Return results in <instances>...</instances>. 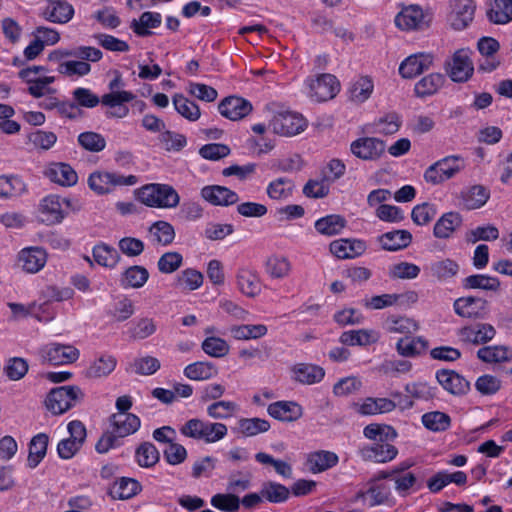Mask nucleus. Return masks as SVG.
Segmentation results:
<instances>
[{"instance_id":"f257e3e1","label":"nucleus","mask_w":512,"mask_h":512,"mask_svg":"<svg viewBox=\"0 0 512 512\" xmlns=\"http://www.w3.org/2000/svg\"><path fill=\"white\" fill-rule=\"evenodd\" d=\"M101 50L92 46H78L75 48H59L48 54V61L57 64V72L63 76L83 77L91 72L88 62H98L102 59Z\"/></svg>"},{"instance_id":"f03ea898","label":"nucleus","mask_w":512,"mask_h":512,"mask_svg":"<svg viewBox=\"0 0 512 512\" xmlns=\"http://www.w3.org/2000/svg\"><path fill=\"white\" fill-rule=\"evenodd\" d=\"M138 199L149 207L175 208L179 205L178 192L168 184H148L138 190Z\"/></svg>"},{"instance_id":"7ed1b4c3","label":"nucleus","mask_w":512,"mask_h":512,"mask_svg":"<svg viewBox=\"0 0 512 512\" xmlns=\"http://www.w3.org/2000/svg\"><path fill=\"white\" fill-rule=\"evenodd\" d=\"M83 399L84 392L79 386L66 385L53 388L45 399V405L50 412L59 415L75 407Z\"/></svg>"},{"instance_id":"20e7f679","label":"nucleus","mask_w":512,"mask_h":512,"mask_svg":"<svg viewBox=\"0 0 512 512\" xmlns=\"http://www.w3.org/2000/svg\"><path fill=\"white\" fill-rule=\"evenodd\" d=\"M465 168V161L459 155L446 156L432 165L424 172V179L432 185L441 184L453 177Z\"/></svg>"},{"instance_id":"39448f33","label":"nucleus","mask_w":512,"mask_h":512,"mask_svg":"<svg viewBox=\"0 0 512 512\" xmlns=\"http://www.w3.org/2000/svg\"><path fill=\"white\" fill-rule=\"evenodd\" d=\"M181 432L191 438L215 442L226 435L227 428L221 423H204L198 418H191L182 426Z\"/></svg>"},{"instance_id":"423d86ee","label":"nucleus","mask_w":512,"mask_h":512,"mask_svg":"<svg viewBox=\"0 0 512 512\" xmlns=\"http://www.w3.org/2000/svg\"><path fill=\"white\" fill-rule=\"evenodd\" d=\"M307 120L299 113L282 111L276 113L270 121V127L275 134L292 137L307 128Z\"/></svg>"},{"instance_id":"0eeeda50","label":"nucleus","mask_w":512,"mask_h":512,"mask_svg":"<svg viewBox=\"0 0 512 512\" xmlns=\"http://www.w3.org/2000/svg\"><path fill=\"white\" fill-rule=\"evenodd\" d=\"M138 179L134 175L123 176L117 173L97 171L90 174L88 185L97 194H107L115 186H133Z\"/></svg>"},{"instance_id":"6e6552de","label":"nucleus","mask_w":512,"mask_h":512,"mask_svg":"<svg viewBox=\"0 0 512 512\" xmlns=\"http://www.w3.org/2000/svg\"><path fill=\"white\" fill-rule=\"evenodd\" d=\"M44 362L51 365H66L75 362L79 358V350L72 345L50 343L40 351Z\"/></svg>"},{"instance_id":"1a4fd4ad","label":"nucleus","mask_w":512,"mask_h":512,"mask_svg":"<svg viewBox=\"0 0 512 512\" xmlns=\"http://www.w3.org/2000/svg\"><path fill=\"white\" fill-rule=\"evenodd\" d=\"M454 311L457 315L469 319H485L489 314L488 301L480 297H461L455 300Z\"/></svg>"},{"instance_id":"9d476101","label":"nucleus","mask_w":512,"mask_h":512,"mask_svg":"<svg viewBox=\"0 0 512 512\" xmlns=\"http://www.w3.org/2000/svg\"><path fill=\"white\" fill-rule=\"evenodd\" d=\"M448 20L455 30L465 29L474 19L476 5L473 0H451Z\"/></svg>"},{"instance_id":"9b49d317","label":"nucleus","mask_w":512,"mask_h":512,"mask_svg":"<svg viewBox=\"0 0 512 512\" xmlns=\"http://www.w3.org/2000/svg\"><path fill=\"white\" fill-rule=\"evenodd\" d=\"M385 148V142L375 137L358 138L350 145L352 154L366 161L379 159L385 152Z\"/></svg>"},{"instance_id":"f8f14e48","label":"nucleus","mask_w":512,"mask_h":512,"mask_svg":"<svg viewBox=\"0 0 512 512\" xmlns=\"http://www.w3.org/2000/svg\"><path fill=\"white\" fill-rule=\"evenodd\" d=\"M135 95L130 91L110 92L101 97V103L109 109L105 112L107 118H124L129 114L128 106L124 103L130 102Z\"/></svg>"},{"instance_id":"ddd939ff","label":"nucleus","mask_w":512,"mask_h":512,"mask_svg":"<svg viewBox=\"0 0 512 512\" xmlns=\"http://www.w3.org/2000/svg\"><path fill=\"white\" fill-rule=\"evenodd\" d=\"M310 97L322 102L332 99L339 92L340 85L332 74H321L309 83Z\"/></svg>"},{"instance_id":"4468645a","label":"nucleus","mask_w":512,"mask_h":512,"mask_svg":"<svg viewBox=\"0 0 512 512\" xmlns=\"http://www.w3.org/2000/svg\"><path fill=\"white\" fill-rule=\"evenodd\" d=\"M38 211L41 222L47 225L59 224L67 215V211L63 208L61 197L57 195L44 197L40 201Z\"/></svg>"},{"instance_id":"2eb2a0df","label":"nucleus","mask_w":512,"mask_h":512,"mask_svg":"<svg viewBox=\"0 0 512 512\" xmlns=\"http://www.w3.org/2000/svg\"><path fill=\"white\" fill-rule=\"evenodd\" d=\"M448 66V74L454 82H466L474 71L470 53L465 49L456 51Z\"/></svg>"},{"instance_id":"dca6fc26","label":"nucleus","mask_w":512,"mask_h":512,"mask_svg":"<svg viewBox=\"0 0 512 512\" xmlns=\"http://www.w3.org/2000/svg\"><path fill=\"white\" fill-rule=\"evenodd\" d=\"M252 109V104L248 100L238 96H228L218 105L220 114L232 121L245 118Z\"/></svg>"},{"instance_id":"f3484780","label":"nucleus","mask_w":512,"mask_h":512,"mask_svg":"<svg viewBox=\"0 0 512 512\" xmlns=\"http://www.w3.org/2000/svg\"><path fill=\"white\" fill-rule=\"evenodd\" d=\"M428 21L418 5H410L402 8L395 17V24L402 30H418L427 26Z\"/></svg>"},{"instance_id":"a211bd4d","label":"nucleus","mask_w":512,"mask_h":512,"mask_svg":"<svg viewBox=\"0 0 512 512\" xmlns=\"http://www.w3.org/2000/svg\"><path fill=\"white\" fill-rule=\"evenodd\" d=\"M432 64V55L425 53L413 54L401 62L399 73L403 78L412 79L428 70Z\"/></svg>"},{"instance_id":"6ab92c4d","label":"nucleus","mask_w":512,"mask_h":512,"mask_svg":"<svg viewBox=\"0 0 512 512\" xmlns=\"http://www.w3.org/2000/svg\"><path fill=\"white\" fill-rule=\"evenodd\" d=\"M47 254L44 249L39 247H27L18 254V263L22 270L27 273H37L46 264Z\"/></svg>"},{"instance_id":"aec40b11","label":"nucleus","mask_w":512,"mask_h":512,"mask_svg":"<svg viewBox=\"0 0 512 512\" xmlns=\"http://www.w3.org/2000/svg\"><path fill=\"white\" fill-rule=\"evenodd\" d=\"M201 196L207 202L215 206H230L238 202L236 192L225 186L208 185L201 189Z\"/></svg>"},{"instance_id":"412c9836","label":"nucleus","mask_w":512,"mask_h":512,"mask_svg":"<svg viewBox=\"0 0 512 512\" xmlns=\"http://www.w3.org/2000/svg\"><path fill=\"white\" fill-rule=\"evenodd\" d=\"M436 378L439 384L451 394L462 395L470 390V382L454 370H439Z\"/></svg>"},{"instance_id":"4be33fe9","label":"nucleus","mask_w":512,"mask_h":512,"mask_svg":"<svg viewBox=\"0 0 512 512\" xmlns=\"http://www.w3.org/2000/svg\"><path fill=\"white\" fill-rule=\"evenodd\" d=\"M236 283L239 291L249 298L261 293V281L256 271L242 267L237 270Z\"/></svg>"},{"instance_id":"5701e85b","label":"nucleus","mask_w":512,"mask_h":512,"mask_svg":"<svg viewBox=\"0 0 512 512\" xmlns=\"http://www.w3.org/2000/svg\"><path fill=\"white\" fill-rule=\"evenodd\" d=\"M330 252L339 259L355 258L366 251V244L359 239H338L329 245Z\"/></svg>"},{"instance_id":"b1692460","label":"nucleus","mask_w":512,"mask_h":512,"mask_svg":"<svg viewBox=\"0 0 512 512\" xmlns=\"http://www.w3.org/2000/svg\"><path fill=\"white\" fill-rule=\"evenodd\" d=\"M398 454L395 446L389 443H375L360 449V455L365 461L386 463L393 460Z\"/></svg>"},{"instance_id":"393cba45","label":"nucleus","mask_w":512,"mask_h":512,"mask_svg":"<svg viewBox=\"0 0 512 512\" xmlns=\"http://www.w3.org/2000/svg\"><path fill=\"white\" fill-rule=\"evenodd\" d=\"M460 205L467 210L484 206L490 198V191L483 185H473L460 193Z\"/></svg>"},{"instance_id":"a878e982","label":"nucleus","mask_w":512,"mask_h":512,"mask_svg":"<svg viewBox=\"0 0 512 512\" xmlns=\"http://www.w3.org/2000/svg\"><path fill=\"white\" fill-rule=\"evenodd\" d=\"M460 335L465 341L478 345L491 341L496 335V330L491 324L478 323L463 327L460 330Z\"/></svg>"},{"instance_id":"bb28decb","label":"nucleus","mask_w":512,"mask_h":512,"mask_svg":"<svg viewBox=\"0 0 512 512\" xmlns=\"http://www.w3.org/2000/svg\"><path fill=\"white\" fill-rule=\"evenodd\" d=\"M45 175L61 186H73L78 181L76 171L66 163H53L45 171Z\"/></svg>"},{"instance_id":"cd10ccee","label":"nucleus","mask_w":512,"mask_h":512,"mask_svg":"<svg viewBox=\"0 0 512 512\" xmlns=\"http://www.w3.org/2000/svg\"><path fill=\"white\" fill-rule=\"evenodd\" d=\"M294 379L302 384L319 383L325 376V370L315 364L299 363L292 368Z\"/></svg>"},{"instance_id":"c85d7f7f","label":"nucleus","mask_w":512,"mask_h":512,"mask_svg":"<svg viewBox=\"0 0 512 512\" xmlns=\"http://www.w3.org/2000/svg\"><path fill=\"white\" fill-rule=\"evenodd\" d=\"M412 241V235L407 230H394L386 232L378 237L382 249L386 251H398L406 248Z\"/></svg>"},{"instance_id":"c756f323","label":"nucleus","mask_w":512,"mask_h":512,"mask_svg":"<svg viewBox=\"0 0 512 512\" xmlns=\"http://www.w3.org/2000/svg\"><path fill=\"white\" fill-rule=\"evenodd\" d=\"M42 15L50 22L65 24L72 19L74 8L67 1H61L55 4H48L43 10Z\"/></svg>"},{"instance_id":"7c9ffc66","label":"nucleus","mask_w":512,"mask_h":512,"mask_svg":"<svg viewBox=\"0 0 512 512\" xmlns=\"http://www.w3.org/2000/svg\"><path fill=\"white\" fill-rule=\"evenodd\" d=\"M338 463V456L330 451H316L307 455L306 465L312 473L323 472Z\"/></svg>"},{"instance_id":"2f4dec72","label":"nucleus","mask_w":512,"mask_h":512,"mask_svg":"<svg viewBox=\"0 0 512 512\" xmlns=\"http://www.w3.org/2000/svg\"><path fill=\"white\" fill-rule=\"evenodd\" d=\"M379 335L374 330L359 329L345 331L340 336V342L349 346H367L376 343Z\"/></svg>"},{"instance_id":"473e14b6","label":"nucleus","mask_w":512,"mask_h":512,"mask_svg":"<svg viewBox=\"0 0 512 512\" xmlns=\"http://www.w3.org/2000/svg\"><path fill=\"white\" fill-rule=\"evenodd\" d=\"M346 219L338 214H330L318 219L314 227L316 231L324 236L331 237L338 235L346 227Z\"/></svg>"},{"instance_id":"72a5a7b5","label":"nucleus","mask_w":512,"mask_h":512,"mask_svg":"<svg viewBox=\"0 0 512 512\" xmlns=\"http://www.w3.org/2000/svg\"><path fill=\"white\" fill-rule=\"evenodd\" d=\"M462 224V217L457 212H448L443 214L440 219L435 223L433 233L436 238L446 239L460 227Z\"/></svg>"},{"instance_id":"f704fd0d","label":"nucleus","mask_w":512,"mask_h":512,"mask_svg":"<svg viewBox=\"0 0 512 512\" xmlns=\"http://www.w3.org/2000/svg\"><path fill=\"white\" fill-rule=\"evenodd\" d=\"M183 373L190 380L204 381L214 378L218 374V368L212 362L197 361L187 365Z\"/></svg>"},{"instance_id":"c9c22d12","label":"nucleus","mask_w":512,"mask_h":512,"mask_svg":"<svg viewBox=\"0 0 512 512\" xmlns=\"http://www.w3.org/2000/svg\"><path fill=\"white\" fill-rule=\"evenodd\" d=\"M477 357L486 363H504L512 360V348L504 345L484 346L477 351Z\"/></svg>"},{"instance_id":"e433bc0d","label":"nucleus","mask_w":512,"mask_h":512,"mask_svg":"<svg viewBox=\"0 0 512 512\" xmlns=\"http://www.w3.org/2000/svg\"><path fill=\"white\" fill-rule=\"evenodd\" d=\"M27 192V185L20 176H0V198L19 197Z\"/></svg>"},{"instance_id":"4c0bfd02","label":"nucleus","mask_w":512,"mask_h":512,"mask_svg":"<svg viewBox=\"0 0 512 512\" xmlns=\"http://www.w3.org/2000/svg\"><path fill=\"white\" fill-rule=\"evenodd\" d=\"M149 279L148 270L139 265L128 267L121 275L120 283L123 288L138 289L143 287Z\"/></svg>"},{"instance_id":"58836bf2","label":"nucleus","mask_w":512,"mask_h":512,"mask_svg":"<svg viewBox=\"0 0 512 512\" xmlns=\"http://www.w3.org/2000/svg\"><path fill=\"white\" fill-rule=\"evenodd\" d=\"M48 441V435L45 433H39L31 439L29 444V454L27 458V464L30 468L37 467L45 457Z\"/></svg>"},{"instance_id":"ea45409f","label":"nucleus","mask_w":512,"mask_h":512,"mask_svg":"<svg viewBox=\"0 0 512 512\" xmlns=\"http://www.w3.org/2000/svg\"><path fill=\"white\" fill-rule=\"evenodd\" d=\"M395 409V404L391 398H373L368 397L360 405L358 412L362 415L373 416L377 414L389 413Z\"/></svg>"},{"instance_id":"a19ab883","label":"nucleus","mask_w":512,"mask_h":512,"mask_svg":"<svg viewBox=\"0 0 512 512\" xmlns=\"http://www.w3.org/2000/svg\"><path fill=\"white\" fill-rule=\"evenodd\" d=\"M230 335L236 340H252L264 337L268 328L264 324L232 325L229 328Z\"/></svg>"},{"instance_id":"79ce46f5","label":"nucleus","mask_w":512,"mask_h":512,"mask_svg":"<svg viewBox=\"0 0 512 512\" xmlns=\"http://www.w3.org/2000/svg\"><path fill=\"white\" fill-rule=\"evenodd\" d=\"M92 253L95 262L106 268H114L121 258L116 248L105 243L95 245Z\"/></svg>"},{"instance_id":"37998d69","label":"nucleus","mask_w":512,"mask_h":512,"mask_svg":"<svg viewBox=\"0 0 512 512\" xmlns=\"http://www.w3.org/2000/svg\"><path fill=\"white\" fill-rule=\"evenodd\" d=\"M161 22V14L147 11L142 13L139 20L133 19L131 28L138 36L145 37L152 34L149 29L159 27Z\"/></svg>"},{"instance_id":"c03bdc74","label":"nucleus","mask_w":512,"mask_h":512,"mask_svg":"<svg viewBox=\"0 0 512 512\" xmlns=\"http://www.w3.org/2000/svg\"><path fill=\"white\" fill-rule=\"evenodd\" d=\"M445 78L440 73H431L415 84V94L426 97L435 94L444 84Z\"/></svg>"},{"instance_id":"a18cd8bd","label":"nucleus","mask_w":512,"mask_h":512,"mask_svg":"<svg viewBox=\"0 0 512 512\" xmlns=\"http://www.w3.org/2000/svg\"><path fill=\"white\" fill-rule=\"evenodd\" d=\"M141 489L140 484L132 478H121L110 489V495L114 499L127 500L135 496Z\"/></svg>"},{"instance_id":"49530a36","label":"nucleus","mask_w":512,"mask_h":512,"mask_svg":"<svg viewBox=\"0 0 512 512\" xmlns=\"http://www.w3.org/2000/svg\"><path fill=\"white\" fill-rule=\"evenodd\" d=\"M489 20L495 24H506L512 20V0H494L487 11Z\"/></svg>"},{"instance_id":"de8ad7c7","label":"nucleus","mask_w":512,"mask_h":512,"mask_svg":"<svg viewBox=\"0 0 512 512\" xmlns=\"http://www.w3.org/2000/svg\"><path fill=\"white\" fill-rule=\"evenodd\" d=\"M292 264L284 256L273 255L266 262V272L273 279H283L290 275Z\"/></svg>"},{"instance_id":"09e8293b","label":"nucleus","mask_w":512,"mask_h":512,"mask_svg":"<svg viewBox=\"0 0 512 512\" xmlns=\"http://www.w3.org/2000/svg\"><path fill=\"white\" fill-rule=\"evenodd\" d=\"M463 287L466 289L498 291L500 288V281L498 278L489 275L475 274L470 275L463 280Z\"/></svg>"},{"instance_id":"8fccbe9b","label":"nucleus","mask_w":512,"mask_h":512,"mask_svg":"<svg viewBox=\"0 0 512 512\" xmlns=\"http://www.w3.org/2000/svg\"><path fill=\"white\" fill-rule=\"evenodd\" d=\"M116 367V359L111 355H101L87 369V376L100 378L109 375Z\"/></svg>"},{"instance_id":"3c124183","label":"nucleus","mask_w":512,"mask_h":512,"mask_svg":"<svg viewBox=\"0 0 512 512\" xmlns=\"http://www.w3.org/2000/svg\"><path fill=\"white\" fill-rule=\"evenodd\" d=\"M173 104L176 111L187 120L196 121L200 118L201 112L199 106L182 94L174 95Z\"/></svg>"},{"instance_id":"603ef678","label":"nucleus","mask_w":512,"mask_h":512,"mask_svg":"<svg viewBox=\"0 0 512 512\" xmlns=\"http://www.w3.org/2000/svg\"><path fill=\"white\" fill-rule=\"evenodd\" d=\"M428 347V342L422 338L417 337L409 339L404 337L398 340L396 349L398 353L404 357H413L420 354Z\"/></svg>"},{"instance_id":"864d4df0","label":"nucleus","mask_w":512,"mask_h":512,"mask_svg":"<svg viewBox=\"0 0 512 512\" xmlns=\"http://www.w3.org/2000/svg\"><path fill=\"white\" fill-rule=\"evenodd\" d=\"M157 330L155 321L149 317L140 318L132 323L129 336L133 340H144L153 335Z\"/></svg>"},{"instance_id":"5fc2aeb1","label":"nucleus","mask_w":512,"mask_h":512,"mask_svg":"<svg viewBox=\"0 0 512 512\" xmlns=\"http://www.w3.org/2000/svg\"><path fill=\"white\" fill-rule=\"evenodd\" d=\"M364 436L370 440L387 442L395 439L397 433L392 426L373 423L364 428Z\"/></svg>"},{"instance_id":"6e6d98bb","label":"nucleus","mask_w":512,"mask_h":512,"mask_svg":"<svg viewBox=\"0 0 512 512\" xmlns=\"http://www.w3.org/2000/svg\"><path fill=\"white\" fill-rule=\"evenodd\" d=\"M373 81L368 76L360 77L350 87V98L357 103L365 102L373 92Z\"/></svg>"},{"instance_id":"4d7b16f0","label":"nucleus","mask_w":512,"mask_h":512,"mask_svg":"<svg viewBox=\"0 0 512 512\" xmlns=\"http://www.w3.org/2000/svg\"><path fill=\"white\" fill-rule=\"evenodd\" d=\"M135 457L141 467L149 468L159 461L160 453L152 443L144 442L136 449Z\"/></svg>"},{"instance_id":"13d9d810","label":"nucleus","mask_w":512,"mask_h":512,"mask_svg":"<svg viewBox=\"0 0 512 512\" xmlns=\"http://www.w3.org/2000/svg\"><path fill=\"white\" fill-rule=\"evenodd\" d=\"M154 241L163 246L171 244L175 238L173 226L166 221H156L149 229Z\"/></svg>"},{"instance_id":"bf43d9fd","label":"nucleus","mask_w":512,"mask_h":512,"mask_svg":"<svg viewBox=\"0 0 512 512\" xmlns=\"http://www.w3.org/2000/svg\"><path fill=\"white\" fill-rule=\"evenodd\" d=\"M386 330L390 333L411 334L418 330L415 320L408 317H389L385 322Z\"/></svg>"},{"instance_id":"052dcab7","label":"nucleus","mask_w":512,"mask_h":512,"mask_svg":"<svg viewBox=\"0 0 512 512\" xmlns=\"http://www.w3.org/2000/svg\"><path fill=\"white\" fill-rule=\"evenodd\" d=\"M201 348L207 355L214 358H223L230 350V346L226 340L215 336L205 338L201 344Z\"/></svg>"},{"instance_id":"680f3d73","label":"nucleus","mask_w":512,"mask_h":512,"mask_svg":"<svg viewBox=\"0 0 512 512\" xmlns=\"http://www.w3.org/2000/svg\"><path fill=\"white\" fill-rule=\"evenodd\" d=\"M294 184L287 178H278L267 186V195L274 200H284L292 195Z\"/></svg>"},{"instance_id":"e2e57ef3","label":"nucleus","mask_w":512,"mask_h":512,"mask_svg":"<svg viewBox=\"0 0 512 512\" xmlns=\"http://www.w3.org/2000/svg\"><path fill=\"white\" fill-rule=\"evenodd\" d=\"M202 283V273L192 268H188L181 271L177 275L176 279L177 287L190 291L198 289L202 285Z\"/></svg>"},{"instance_id":"0e129e2a","label":"nucleus","mask_w":512,"mask_h":512,"mask_svg":"<svg viewBox=\"0 0 512 512\" xmlns=\"http://www.w3.org/2000/svg\"><path fill=\"white\" fill-rule=\"evenodd\" d=\"M289 489L276 482L265 483L261 489V495L264 499L272 503L285 502L289 497Z\"/></svg>"},{"instance_id":"69168bd1","label":"nucleus","mask_w":512,"mask_h":512,"mask_svg":"<svg viewBox=\"0 0 512 512\" xmlns=\"http://www.w3.org/2000/svg\"><path fill=\"white\" fill-rule=\"evenodd\" d=\"M429 269L438 280H446L458 273L459 265L451 259H444L431 263Z\"/></svg>"},{"instance_id":"338daca9","label":"nucleus","mask_w":512,"mask_h":512,"mask_svg":"<svg viewBox=\"0 0 512 512\" xmlns=\"http://www.w3.org/2000/svg\"><path fill=\"white\" fill-rule=\"evenodd\" d=\"M78 143L81 147L90 152H100L106 146L105 138L101 134L93 131L80 133Z\"/></svg>"},{"instance_id":"774afa93","label":"nucleus","mask_w":512,"mask_h":512,"mask_svg":"<svg viewBox=\"0 0 512 512\" xmlns=\"http://www.w3.org/2000/svg\"><path fill=\"white\" fill-rule=\"evenodd\" d=\"M211 505L223 512H236L240 507V499L232 493H218L212 496Z\"/></svg>"}]
</instances>
